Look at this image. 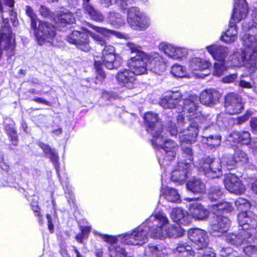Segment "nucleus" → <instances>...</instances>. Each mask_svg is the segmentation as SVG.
<instances>
[{
  "mask_svg": "<svg viewBox=\"0 0 257 257\" xmlns=\"http://www.w3.org/2000/svg\"><path fill=\"white\" fill-rule=\"evenodd\" d=\"M226 111L230 114L238 113L243 109L241 98L237 94L229 93L225 97Z\"/></svg>",
  "mask_w": 257,
  "mask_h": 257,
  "instance_id": "f3484780",
  "label": "nucleus"
},
{
  "mask_svg": "<svg viewBox=\"0 0 257 257\" xmlns=\"http://www.w3.org/2000/svg\"><path fill=\"white\" fill-rule=\"evenodd\" d=\"M67 41L80 50L88 52L90 49L87 35L77 31H73L67 37Z\"/></svg>",
  "mask_w": 257,
  "mask_h": 257,
  "instance_id": "2eb2a0df",
  "label": "nucleus"
},
{
  "mask_svg": "<svg viewBox=\"0 0 257 257\" xmlns=\"http://www.w3.org/2000/svg\"><path fill=\"white\" fill-rule=\"evenodd\" d=\"M159 49L163 51L166 55L171 58H173V55L174 54L176 47L166 42H162L159 45Z\"/></svg>",
  "mask_w": 257,
  "mask_h": 257,
  "instance_id": "3c124183",
  "label": "nucleus"
},
{
  "mask_svg": "<svg viewBox=\"0 0 257 257\" xmlns=\"http://www.w3.org/2000/svg\"><path fill=\"white\" fill-rule=\"evenodd\" d=\"M148 64L151 71L158 75H161L167 68L164 58L156 53L149 56Z\"/></svg>",
  "mask_w": 257,
  "mask_h": 257,
  "instance_id": "5701e85b",
  "label": "nucleus"
},
{
  "mask_svg": "<svg viewBox=\"0 0 257 257\" xmlns=\"http://www.w3.org/2000/svg\"><path fill=\"white\" fill-rule=\"evenodd\" d=\"M206 48L214 59L218 61H224L228 54V49L226 47L212 45L207 46Z\"/></svg>",
  "mask_w": 257,
  "mask_h": 257,
  "instance_id": "473e14b6",
  "label": "nucleus"
},
{
  "mask_svg": "<svg viewBox=\"0 0 257 257\" xmlns=\"http://www.w3.org/2000/svg\"><path fill=\"white\" fill-rule=\"evenodd\" d=\"M84 9L92 20L99 22L104 20L103 15L99 11L94 9L89 4L84 5Z\"/></svg>",
  "mask_w": 257,
  "mask_h": 257,
  "instance_id": "a18cd8bd",
  "label": "nucleus"
},
{
  "mask_svg": "<svg viewBox=\"0 0 257 257\" xmlns=\"http://www.w3.org/2000/svg\"><path fill=\"white\" fill-rule=\"evenodd\" d=\"M242 44L245 47V56L244 65L250 72L257 70V46L255 42H250V44H245L243 36L242 37Z\"/></svg>",
  "mask_w": 257,
  "mask_h": 257,
  "instance_id": "f8f14e48",
  "label": "nucleus"
},
{
  "mask_svg": "<svg viewBox=\"0 0 257 257\" xmlns=\"http://www.w3.org/2000/svg\"><path fill=\"white\" fill-rule=\"evenodd\" d=\"M223 195V192L219 186H213L211 187L208 197L211 201L217 200Z\"/></svg>",
  "mask_w": 257,
  "mask_h": 257,
  "instance_id": "864d4df0",
  "label": "nucleus"
},
{
  "mask_svg": "<svg viewBox=\"0 0 257 257\" xmlns=\"http://www.w3.org/2000/svg\"><path fill=\"white\" fill-rule=\"evenodd\" d=\"M251 17L253 23L255 24L256 25L250 24L248 23H243L242 28L243 30L247 32L246 33H245L244 34H257V4H255L253 6V9L252 10Z\"/></svg>",
  "mask_w": 257,
  "mask_h": 257,
  "instance_id": "e433bc0d",
  "label": "nucleus"
},
{
  "mask_svg": "<svg viewBox=\"0 0 257 257\" xmlns=\"http://www.w3.org/2000/svg\"><path fill=\"white\" fill-rule=\"evenodd\" d=\"M108 19L112 25L116 27L120 26L124 23V20L122 18L121 16L114 12L109 13Z\"/></svg>",
  "mask_w": 257,
  "mask_h": 257,
  "instance_id": "8fccbe9b",
  "label": "nucleus"
},
{
  "mask_svg": "<svg viewBox=\"0 0 257 257\" xmlns=\"http://www.w3.org/2000/svg\"><path fill=\"white\" fill-rule=\"evenodd\" d=\"M178 127L185 126L188 125L186 129H184L179 134L181 142H186L187 144H192L196 141V139L198 134V123H205V121H198L192 120H185V117L182 115H178L177 118ZM206 122L207 121H206Z\"/></svg>",
  "mask_w": 257,
  "mask_h": 257,
  "instance_id": "423d86ee",
  "label": "nucleus"
},
{
  "mask_svg": "<svg viewBox=\"0 0 257 257\" xmlns=\"http://www.w3.org/2000/svg\"><path fill=\"white\" fill-rule=\"evenodd\" d=\"M198 168L208 177L217 178L222 175L221 162L219 158L210 157L203 158L199 161Z\"/></svg>",
  "mask_w": 257,
  "mask_h": 257,
  "instance_id": "9d476101",
  "label": "nucleus"
},
{
  "mask_svg": "<svg viewBox=\"0 0 257 257\" xmlns=\"http://www.w3.org/2000/svg\"><path fill=\"white\" fill-rule=\"evenodd\" d=\"M188 214L196 220H204L208 217L209 211L201 204L195 203L190 205Z\"/></svg>",
  "mask_w": 257,
  "mask_h": 257,
  "instance_id": "c85d7f7f",
  "label": "nucleus"
},
{
  "mask_svg": "<svg viewBox=\"0 0 257 257\" xmlns=\"http://www.w3.org/2000/svg\"><path fill=\"white\" fill-rule=\"evenodd\" d=\"M251 115L252 112L250 110H247L244 115L238 117L236 118L235 120L236 124L237 125H241L247 121Z\"/></svg>",
  "mask_w": 257,
  "mask_h": 257,
  "instance_id": "e2e57ef3",
  "label": "nucleus"
},
{
  "mask_svg": "<svg viewBox=\"0 0 257 257\" xmlns=\"http://www.w3.org/2000/svg\"><path fill=\"white\" fill-rule=\"evenodd\" d=\"M161 194L169 202L173 203H179L181 201L180 195L178 191L175 189L168 187H162L161 190Z\"/></svg>",
  "mask_w": 257,
  "mask_h": 257,
  "instance_id": "f704fd0d",
  "label": "nucleus"
},
{
  "mask_svg": "<svg viewBox=\"0 0 257 257\" xmlns=\"http://www.w3.org/2000/svg\"><path fill=\"white\" fill-rule=\"evenodd\" d=\"M56 23L58 24H70L74 23L75 19L71 12L67 10H63L60 11L57 19H56Z\"/></svg>",
  "mask_w": 257,
  "mask_h": 257,
  "instance_id": "79ce46f5",
  "label": "nucleus"
},
{
  "mask_svg": "<svg viewBox=\"0 0 257 257\" xmlns=\"http://www.w3.org/2000/svg\"><path fill=\"white\" fill-rule=\"evenodd\" d=\"M188 235L197 249L206 248L208 245V238L205 231L199 228H194L189 230Z\"/></svg>",
  "mask_w": 257,
  "mask_h": 257,
  "instance_id": "aec40b11",
  "label": "nucleus"
},
{
  "mask_svg": "<svg viewBox=\"0 0 257 257\" xmlns=\"http://www.w3.org/2000/svg\"><path fill=\"white\" fill-rule=\"evenodd\" d=\"M227 140L233 145H248L251 142V137L248 131H234L229 134Z\"/></svg>",
  "mask_w": 257,
  "mask_h": 257,
  "instance_id": "a878e982",
  "label": "nucleus"
},
{
  "mask_svg": "<svg viewBox=\"0 0 257 257\" xmlns=\"http://www.w3.org/2000/svg\"><path fill=\"white\" fill-rule=\"evenodd\" d=\"M89 26L92 28L96 32H99L101 34H107L108 33L111 34L112 35L116 36L119 38H123V34L115 31H112L109 29H107L102 27H98L96 26H93L91 24H89Z\"/></svg>",
  "mask_w": 257,
  "mask_h": 257,
  "instance_id": "603ef678",
  "label": "nucleus"
},
{
  "mask_svg": "<svg viewBox=\"0 0 257 257\" xmlns=\"http://www.w3.org/2000/svg\"><path fill=\"white\" fill-rule=\"evenodd\" d=\"M187 54L186 49L180 47H176L174 54L173 55L172 59L178 60L185 56Z\"/></svg>",
  "mask_w": 257,
  "mask_h": 257,
  "instance_id": "052dcab7",
  "label": "nucleus"
},
{
  "mask_svg": "<svg viewBox=\"0 0 257 257\" xmlns=\"http://www.w3.org/2000/svg\"><path fill=\"white\" fill-rule=\"evenodd\" d=\"M246 54L245 48L244 50H239L233 53L229 58L231 65L234 67H240L243 65Z\"/></svg>",
  "mask_w": 257,
  "mask_h": 257,
  "instance_id": "ea45409f",
  "label": "nucleus"
},
{
  "mask_svg": "<svg viewBox=\"0 0 257 257\" xmlns=\"http://www.w3.org/2000/svg\"><path fill=\"white\" fill-rule=\"evenodd\" d=\"M152 143L154 148L161 149V152L164 154V160H171L175 157L176 151L178 149L177 144L171 140H166L162 134L153 138Z\"/></svg>",
  "mask_w": 257,
  "mask_h": 257,
  "instance_id": "1a4fd4ad",
  "label": "nucleus"
},
{
  "mask_svg": "<svg viewBox=\"0 0 257 257\" xmlns=\"http://www.w3.org/2000/svg\"><path fill=\"white\" fill-rule=\"evenodd\" d=\"M136 75L133 71L124 69L119 71L116 76L118 82L128 89H132L136 85Z\"/></svg>",
  "mask_w": 257,
  "mask_h": 257,
  "instance_id": "393cba45",
  "label": "nucleus"
},
{
  "mask_svg": "<svg viewBox=\"0 0 257 257\" xmlns=\"http://www.w3.org/2000/svg\"><path fill=\"white\" fill-rule=\"evenodd\" d=\"M211 208V211L214 214L219 215H220V212H229L233 209L231 204L227 202H222L212 204Z\"/></svg>",
  "mask_w": 257,
  "mask_h": 257,
  "instance_id": "37998d69",
  "label": "nucleus"
},
{
  "mask_svg": "<svg viewBox=\"0 0 257 257\" xmlns=\"http://www.w3.org/2000/svg\"><path fill=\"white\" fill-rule=\"evenodd\" d=\"M248 6L245 0H236L231 17V20L239 22L246 18L248 14Z\"/></svg>",
  "mask_w": 257,
  "mask_h": 257,
  "instance_id": "bb28decb",
  "label": "nucleus"
},
{
  "mask_svg": "<svg viewBox=\"0 0 257 257\" xmlns=\"http://www.w3.org/2000/svg\"><path fill=\"white\" fill-rule=\"evenodd\" d=\"M26 13L27 15L30 18L31 21V28H36L38 20L37 18L36 15L33 13V10L30 7H27Z\"/></svg>",
  "mask_w": 257,
  "mask_h": 257,
  "instance_id": "bf43d9fd",
  "label": "nucleus"
},
{
  "mask_svg": "<svg viewBox=\"0 0 257 257\" xmlns=\"http://www.w3.org/2000/svg\"><path fill=\"white\" fill-rule=\"evenodd\" d=\"M170 216L173 221L178 224L186 225L191 222L189 214L179 208L173 209L170 214Z\"/></svg>",
  "mask_w": 257,
  "mask_h": 257,
  "instance_id": "7c9ffc66",
  "label": "nucleus"
},
{
  "mask_svg": "<svg viewBox=\"0 0 257 257\" xmlns=\"http://www.w3.org/2000/svg\"><path fill=\"white\" fill-rule=\"evenodd\" d=\"M102 64L108 69L116 68L118 65L115 61V48L109 45H105L102 51L101 61L95 60V66Z\"/></svg>",
  "mask_w": 257,
  "mask_h": 257,
  "instance_id": "4468645a",
  "label": "nucleus"
},
{
  "mask_svg": "<svg viewBox=\"0 0 257 257\" xmlns=\"http://www.w3.org/2000/svg\"><path fill=\"white\" fill-rule=\"evenodd\" d=\"M38 43L42 45L46 43L56 46L54 43L56 36L55 27L50 23L39 21L38 27L32 28Z\"/></svg>",
  "mask_w": 257,
  "mask_h": 257,
  "instance_id": "0eeeda50",
  "label": "nucleus"
},
{
  "mask_svg": "<svg viewBox=\"0 0 257 257\" xmlns=\"http://www.w3.org/2000/svg\"><path fill=\"white\" fill-rule=\"evenodd\" d=\"M179 169L173 170L171 175V179L174 182L181 184L185 181L188 177L191 168L186 169L183 162H179L178 164Z\"/></svg>",
  "mask_w": 257,
  "mask_h": 257,
  "instance_id": "2f4dec72",
  "label": "nucleus"
},
{
  "mask_svg": "<svg viewBox=\"0 0 257 257\" xmlns=\"http://www.w3.org/2000/svg\"><path fill=\"white\" fill-rule=\"evenodd\" d=\"M248 161V158L246 153L241 150L236 149L234 151L232 158L228 160L226 164L228 169H232L237 166L246 163Z\"/></svg>",
  "mask_w": 257,
  "mask_h": 257,
  "instance_id": "cd10ccee",
  "label": "nucleus"
},
{
  "mask_svg": "<svg viewBox=\"0 0 257 257\" xmlns=\"http://www.w3.org/2000/svg\"><path fill=\"white\" fill-rule=\"evenodd\" d=\"M196 100H197L196 97L190 96L188 98H186L184 95L182 107H180V110H182L184 113L178 115L184 116L186 120L191 119L201 121H207L205 117L202 115L199 106L195 102Z\"/></svg>",
  "mask_w": 257,
  "mask_h": 257,
  "instance_id": "6e6552de",
  "label": "nucleus"
},
{
  "mask_svg": "<svg viewBox=\"0 0 257 257\" xmlns=\"http://www.w3.org/2000/svg\"><path fill=\"white\" fill-rule=\"evenodd\" d=\"M144 120L147 131L151 134L153 138H155L162 133L163 124L157 114L152 112H147L144 115Z\"/></svg>",
  "mask_w": 257,
  "mask_h": 257,
  "instance_id": "ddd939ff",
  "label": "nucleus"
},
{
  "mask_svg": "<svg viewBox=\"0 0 257 257\" xmlns=\"http://www.w3.org/2000/svg\"><path fill=\"white\" fill-rule=\"evenodd\" d=\"M148 222L152 221L153 227L151 230V235L153 237L165 238L167 237L177 238L183 236L185 231L179 224L167 227L169 220L163 212H157L150 216Z\"/></svg>",
  "mask_w": 257,
  "mask_h": 257,
  "instance_id": "f03ea898",
  "label": "nucleus"
},
{
  "mask_svg": "<svg viewBox=\"0 0 257 257\" xmlns=\"http://www.w3.org/2000/svg\"><path fill=\"white\" fill-rule=\"evenodd\" d=\"M238 221L241 229L237 234L229 233L226 237L227 242L236 246L252 243L257 227V216L251 211H241L238 215Z\"/></svg>",
  "mask_w": 257,
  "mask_h": 257,
  "instance_id": "f257e3e1",
  "label": "nucleus"
},
{
  "mask_svg": "<svg viewBox=\"0 0 257 257\" xmlns=\"http://www.w3.org/2000/svg\"><path fill=\"white\" fill-rule=\"evenodd\" d=\"M224 184L227 190L236 195L243 193L245 190V187L242 181L236 175L232 174L225 176Z\"/></svg>",
  "mask_w": 257,
  "mask_h": 257,
  "instance_id": "6ab92c4d",
  "label": "nucleus"
},
{
  "mask_svg": "<svg viewBox=\"0 0 257 257\" xmlns=\"http://www.w3.org/2000/svg\"><path fill=\"white\" fill-rule=\"evenodd\" d=\"M14 0H5L0 1V12L3 14L6 12L4 7H7L12 9L14 7ZM1 17L3 21L0 30V49H4L13 51L15 47V37L12 34L9 26L8 24V20L5 19L4 15L2 14Z\"/></svg>",
  "mask_w": 257,
  "mask_h": 257,
  "instance_id": "7ed1b4c3",
  "label": "nucleus"
},
{
  "mask_svg": "<svg viewBox=\"0 0 257 257\" xmlns=\"http://www.w3.org/2000/svg\"><path fill=\"white\" fill-rule=\"evenodd\" d=\"M243 251L249 257H257V246L247 245L243 248Z\"/></svg>",
  "mask_w": 257,
  "mask_h": 257,
  "instance_id": "680f3d73",
  "label": "nucleus"
},
{
  "mask_svg": "<svg viewBox=\"0 0 257 257\" xmlns=\"http://www.w3.org/2000/svg\"><path fill=\"white\" fill-rule=\"evenodd\" d=\"M146 251L150 253L152 257H165L167 253L166 249L161 245L149 244Z\"/></svg>",
  "mask_w": 257,
  "mask_h": 257,
  "instance_id": "c03bdc74",
  "label": "nucleus"
},
{
  "mask_svg": "<svg viewBox=\"0 0 257 257\" xmlns=\"http://www.w3.org/2000/svg\"><path fill=\"white\" fill-rule=\"evenodd\" d=\"M168 131L170 132V135L172 136H176L178 133L177 127L174 123L169 121L167 125Z\"/></svg>",
  "mask_w": 257,
  "mask_h": 257,
  "instance_id": "0e129e2a",
  "label": "nucleus"
},
{
  "mask_svg": "<svg viewBox=\"0 0 257 257\" xmlns=\"http://www.w3.org/2000/svg\"><path fill=\"white\" fill-rule=\"evenodd\" d=\"M234 204L237 209L241 211H246V210L248 209L250 206L248 200L241 197L237 198L235 200Z\"/></svg>",
  "mask_w": 257,
  "mask_h": 257,
  "instance_id": "5fc2aeb1",
  "label": "nucleus"
},
{
  "mask_svg": "<svg viewBox=\"0 0 257 257\" xmlns=\"http://www.w3.org/2000/svg\"><path fill=\"white\" fill-rule=\"evenodd\" d=\"M183 95L179 91L167 93L160 102L161 105L167 108H176L180 110L182 107Z\"/></svg>",
  "mask_w": 257,
  "mask_h": 257,
  "instance_id": "a211bd4d",
  "label": "nucleus"
},
{
  "mask_svg": "<svg viewBox=\"0 0 257 257\" xmlns=\"http://www.w3.org/2000/svg\"><path fill=\"white\" fill-rule=\"evenodd\" d=\"M39 146L43 150L45 154L48 156L51 161L53 162L54 166H55V168L56 169V171H58V156L57 155V154L56 153L55 150L52 149L48 145L43 143H40L39 144Z\"/></svg>",
  "mask_w": 257,
  "mask_h": 257,
  "instance_id": "a19ab883",
  "label": "nucleus"
},
{
  "mask_svg": "<svg viewBox=\"0 0 257 257\" xmlns=\"http://www.w3.org/2000/svg\"><path fill=\"white\" fill-rule=\"evenodd\" d=\"M188 249L185 251H183L181 254H179L177 256L178 257H193L194 251L192 250V247L190 246H187Z\"/></svg>",
  "mask_w": 257,
  "mask_h": 257,
  "instance_id": "69168bd1",
  "label": "nucleus"
},
{
  "mask_svg": "<svg viewBox=\"0 0 257 257\" xmlns=\"http://www.w3.org/2000/svg\"><path fill=\"white\" fill-rule=\"evenodd\" d=\"M9 123H6L5 130L12 143L15 145L16 143V134L15 129V123L10 120H8Z\"/></svg>",
  "mask_w": 257,
  "mask_h": 257,
  "instance_id": "49530a36",
  "label": "nucleus"
},
{
  "mask_svg": "<svg viewBox=\"0 0 257 257\" xmlns=\"http://www.w3.org/2000/svg\"><path fill=\"white\" fill-rule=\"evenodd\" d=\"M221 94L214 89H206L200 95V101L204 105L213 106L219 102Z\"/></svg>",
  "mask_w": 257,
  "mask_h": 257,
  "instance_id": "b1692460",
  "label": "nucleus"
},
{
  "mask_svg": "<svg viewBox=\"0 0 257 257\" xmlns=\"http://www.w3.org/2000/svg\"><path fill=\"white\" fill-rule=\"evenodd\" d=\"M131 0H116V3L123 9H125L128 4H131Z\"/></svg>",
  "mask_w": 257,
  "mask_h": 257,
  "instance_id": "338daca9",
  "label": "nucleus"
},
{
  "mask_svg": "<svg viewBox=\"0 0 257 257\" xmlns=\"http://www.w3.org/2000/svg\"><path fill=\"white\" fill-rule=\"evenodd\" d=\"M182 152V157L185 159L184 161L185 162L182 161L184 163V165L186 166V169H191V163L193 161V153L192 148L189 145L186 146V142H181Z\"/></svg>",
  "mask_w": 257,
  "mask_h": 257,
  "instance_id": "c9c22d12",
  "label": "nucleus"
},
{
  "mask_svg": "<svg viewBox=\"0 0 257 257\" xmlns=\"http://www.w3.org/2000/svg\"><path fill=\"white\" fill-rule=\"evenodd\" d=\"M95 235H99L104 241L109 243L108 247L109 254L110 257H126V252L124 249L116 244V237L115 236L103 234L94 231Z\"/></svg>",
  "mask_w": 257,
  "mask_h": 257,
  "instance_id": "dca6fc26",
  "label": "nucleus"
},
{
  "mask_svg": "<svg viewBox=\"0 0 257 257\" xmlns=\"http://www.w3.org/2000/svg\"><path fill=\"white\" fill-rule=\"evenodd\" d=\"M148 55L145 58L142 57H132L128 60V66L136 75H142L147 72V61H148Z\"/></svg>",
  "mask_w": 257,
  "mask_h": 257,
  "instance_id": "4be33fe9",
  "label": "nucleus"
},
{
  "mask_svg": "<svg viewBox=\"0 0 257 257\" xmlns=\"http://www.w3.org/2000/svg\"><path fill=\"white\" fill-rule=\"evenodd\" d=\"M148 219L142 225L134 229L131 233H126L119 235L122 243L128 245H142L148 240V232L151 237V230L156 227L152 221L148 222Z\"/></svg>",
  "mask_w": 257,
  "mask_h": 257,
  "instance_id": "20e7f679",
  "label": "nucleus"
},
{
  "mask_svg": "<svg viewBox=\"0 0 257 257\" xmlns=\"http://www.w3.org/2000/svg\"><path fill=\"white\" fill-rule=\"evenodd\" d=\"M236 251L231 247H223L220 251V255L222 257H245L243 255H237Z\"/></svg>",
  "mask_w": 257,
  "mask_h": 257,
  "instance_id": "6e6d98bb",
  "label": "nucleus"
},
{
  "mask_svg": "<svg viewBox=\"0 0 257 257\" xmlns=\"http://www.w3.org/2000/svg\"><path fill=\"white\" fill-rule=\"evenodd\" d=\"M178 127L185 126L188 125L186 129H184L179 134L181 142H186L187 144H192L196 141V139L198 134V123H205V121H198L192 120H185V117L182 115H178L177 118ZM206 122L207 121H206Z\"/></svg>",
  "mask_w": 257,
  "mask_h": 257,
  "instance_id": "39448f33",
  "label": "nucleus"
},
{
  "mask_svg": "<svg viewBox=\"0 0 257 257\" xmlns=\"http://www.w3.org/2000/svg\"><path fill=\"white\" fill-rule=\"evenodd\" d=\"M230 224V221L226 217L214 214L210 223V230L212 233L217 232L221 234L228 229Z\"/></svg>",
  "mask_w": 257,
  "mask_h": 257,
  "instance_id": "412c9836",
  "label": "nucleus"
},
{
  "mask_svg": "<svg viewBox=\"0 0 257 257\" xmlns=\"http://www.w3.org/2000/svg\"><path fill=\"white\" fill-rule=\"evenodd\" d=\"M187 188L194 194H201L205 191V185L199 179L193 178L186 184Z\"/></svg>",
  "mask_w": 257,
  "mask_h": 257,
  "instance_id": "72a5a7b5",
  "label": "nucleus"
},
{
  "mask_svg": "<svg viewBox=\"0 0 257 257\" xmlns=\"http://www.w3.org/2000/svg\"><path fill=\"white\" fill-rule=\"evenodd\" d=\"M127 21L130 26L137 30H144L149 27V18L136 7L130 8L127 13Z\"/></svg>",
  "mask_w": 257,
  "mask_h": 257,
  "instance_id": "9b49d317",
  "label": "nucleus"
},
{
  "mask_svg": "<svg viewBox=\"0 0 257 257\" xmlns=\"http://www.w3.org/2000/svg\"><path fill=\"white\" fill-rule=\"evenodd\" d=\"M189 66L193 71H203L209 68L210 63L208 61L200 58H194L190 61Z\"/></svg>",
  "mask_w": 257,
  "mask_h": 257,
  "instance_id": "4c0bfd02",
  "label": "nucleus"
},
{
  "mask_svg": "<svg viewBox=\"0 0 257 257\" xmlns=\"http://www.w3.org/2000/svg\"><path fill=\"white\" fill-rule=\"evenodd\" d=\"M202 257H215V254L211 248H206L203 253Z\"/></svg>",
  "mask_w": 257,
  "mask_h": 257,
  "instance_id": "774afa93",
  "label": "nucleus"
},
{
  "mask_svg": "<svg viewBox=\"0 0 257 257\" xmlns=\"http://www.w3.org/2000/svg\"><path fill=\"white\" fill-rule=\"evenodd\" d=\"M171 73L176 77H183L185 75L184 68L181 65L175 64L172 67Z\"/></svg>",
  "mask_w": 257,
  "mask_h": 257,
  "instance_id": "4d7b16f0",
  "label": "nucleus"
},
{
  "mask_svg": "<svg viewBox=\"0 0 257 257\" xmlns=\"http://www.w3.org/2000/svg\"><path fill=\"white\" fill-rule=\"evenodd\" d=\"M85 31L93 39V40L97 44L102 46H104L105 45H106L107 42L103 36L106 34H101L99 32H97L98 33H95L87 29H85Z\"/></svg>",
  "mask_w": 257,
  "mask_h": 257,
  "instance_id": "de8ad7c7",
  "label": "nucleus"
},
{
  "mask_svg": "<svg viewBox=\"0 0 257 257\" xmlns=\"http://www.w3.org/2000/svg\"><path fill=\"white\" fill-rule=\"evenodd\" d=\"M214 67L213 74L217 76H220L222 75L225 70V67L223 61H218L215 63Z\"/></svg>",
  "mask_w": 257,
  "mask_h": 257,
  "instance_id": "13d9d810",
  "label": "nucleus"
},
{
  "mask_svg": "<svg viewBox=\"0 0 257 257\" xmlns=\"http://www.w3.org/2000/svg\"><path fill=\"white\" fill-rule=\"evenodd\" d=\"M216 127L214 125L211 124L208 126H204V135L203 141L205 142L208 146L212 147H218L221 143V136L219 135H213L208 134V132H211L212 130Z\"/></svg>",
  "mask_w": 257,
  "mask_h": 257,
  "instance_id": "c756f323",
  "label": "nucleus"
},
{
  "mask_svg": "<svg viewBox=\"0 0 257 257\" xmlns=\"http://www.w3.org/2000/svg\"><path fill=\"white\" fill-rule=\"evenodd\" d=\"M126 46L131 51L132 53H136L135 57L145 58L147 56V54L141 50V47L134 43L128 42L126 44Z\"/></svg>",
  "mask_w": 257,
  "mask_h": 257,
  "instance_id": "09e8293b",
  "label": "nucleus"
},
{
  "mask_svg": "<svg viewBox=\"0 0 257 257\" xmlns=\"http://www.w3.org/2000/svg\"><path fill=\"white\" fill-rule=\"evenodd\" d=\"M237 27L233 22H230L229 28L226 30L224 35H222L221 39L226 43H232L237 38Z\"/></svg>",
  "mask_w": 257,
  "mask_h": 257,
  "instance_id": "58836bf2",
  "label": "nucleus"
}]
</instances>
